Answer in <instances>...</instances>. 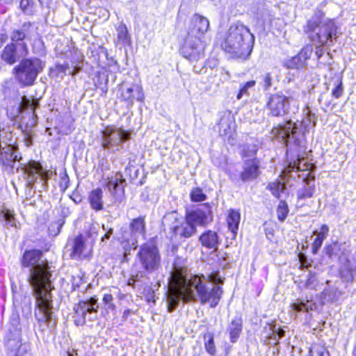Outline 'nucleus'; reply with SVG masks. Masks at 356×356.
Returning a JSON list of instances; mask_svg holds the SVG:
<instances>
[{
	"instance_id": "338daca9",
	"label": "nucleus",
	"mask_w": 356,
	"mask_h": 356,
	"mask_svg": "<svg viewBox=\"0 0 356 356\" xmlns=\"http://www.w3.org/2000/svg\"><path fill=\"white\" fill-rule=\"evenodd\" d=\"M348 273L351 277H353V270L351 269L348 270Z\"/></svg>"
},
{
	"instance_id": "ddd939ff",
	"label": "nucleus",
	"mask_w": 356,
	"mask_h": 356,
	"mask_svg": "<svg viewBox=\"0 0 356 356\" xmlns=\"http://www.w3.org/2000/svg\"><path fill=\"white\" fill-rule=\"evenodd\" d=\"M286 95L280 93L271 94L268 98L266 107L273 116H283L289 112L290 102L293 96L286 92Z\"/></svg>"
},
{
	"instance_id": "37998d69",
	"label": "nucleus",
	"mask_w": 356,
	"mask_h": 356,
	"mask_svg": "<svg viewBox=\"0 0 356 356\" xmlns=\"http://www.w3.org/2000/svg\"><path fill=\"white\" fill-rule=\"evenodd\" d=\"M313 52V47L312 45L307 44L304 47L302 50L298 54L302 60L306 64V61L310 58Z\"/></svg>"
},
{
	"instance_id": "13d9d810",
	"label": "nucleus",
	"mask_w": 356,
	"mask_h": 356,
	"mask_svg": "<svg viewBox=\"0 0 356 356\" xmlns=\"http://www.w3.org/2000/svg\"><path fill=\"white\" fill-rule=\"evenodd\" d=\"M70 198L76 203L79 204L81 202L82 197L81 196L76 192H74L72 195H70Z\"/></svg>"
},
{
	"instance_id": "a19ab883",
	"label": "nucleus",
	"mask_w": 356,
	"mask_h": 356,
	"mask_svg": "<svg viewBox=\"0 0 356 356\" xmlns=\"http://www.w3.org/2000/svg\"><path fill=\"white\" fill-rule=\"evenodd\" d=\"M256 84L255 81H250L246 82L245 84L243 85V86L240 88L239 92H238L236 95V98L238 99H240L243 97V95H248L249 89L253 88Z\"/></svg>"
},
{
	"instance_id": "6ab92c4d",
	"label": "nucleus",
	"mask_w": 356,
	"mask_h": 356,
	"mask_svg": "<svg viewBox=\"0 0 356 356\" xmlns=\"http://www.w3.org/2000/svg\"><path fill=\"white\" fill-rule=\"evenodd\" d=\"M260 161L257 158L246 159L243 163L240 178L243 182L257 179L260 175Z\"/></svg>"
},
{
	"instance_id": "dca6fc26",
	"label": "nucleus",
	"mask_w": 356,
	"mask_h": 356,
	"mask_svg": "<svg viewBox=\"0 0 356 356\" xmlns=\"http://www.w3.org/2000/svg\"><path fill=\"white\" fill-rule=\"evenodd\" d=\"M29 54L27 43L8 44L3 49L1 58L6 63L13 65L21 58H24Z\"/></svg>"
},
{
	"instance_id": "b1692460",
	"label": "nucleus",
	"mask_w": 356,
	"mask_h": 356,
	"mask_svg": "<svg viewBox=\"0 0 356 356\" xmlns=\"http://www.w3.org/2000/svg\"><path fill=\"white\" fill-rule=\"evenodd\" d=\"M125 179L121 173L108 179L106 188L113 196H121L124 192Z\"/></svg>"
},
{
	"instance_id": "8fccbe9b",
	"label": "nucleus",
	"mask_w": 356,
	"mask_h": 356,
	"mask_svg": "<svg viewBox=\"0 0 356 356\" xmlns=\"http://www.w3.org/2000/svg\"><path fill=\"white\" fill-rule=\"evenodd\" d=\"M316 282L317 280L316 276L310 273L305 284L306 286L310 289H316L317 286Z\"/></svg>"
},
{
	"instance_id": "423d86ee",
	"label": "nucleus",
	"mask_w": 356,
	"mask_h": 356,
	"mask_svg": "<svg viewBox=\"0 0 356 356\" xmlns=\"http://www.w3.org/2000/svg\"><path fill=\"white\" fill-rule=\"evenodd\" d=\"M254 42V36L250 29L237 22L229 27L221 47L233 57L246 59L252 51Z\"/></svg>"
},
{
	"instance_id": "6e6552de",
	"label": "nucleus",
	"mask_w": 356,
	"mask_h": 356,
	"mask_svg": "<svg viewBox=\"0 0 356 356\" xmlns=\"http://www.w3.org/2000/svg\"><path fill=\"white\" fill-rule=\"evenodd\" d=\"M45 63L36 57L23 58L13 70L16 81L22 86H31L43 70Z\"/></svg>"
},
{
	"instance_id": "a211bd4d",
	"label": "nucleus",
	"mask_w": 356,
	"mask_h": 356,
	"mask_svg": "<svg viewBox=\"0 0 356 356\" xmlns=\"http://www.w3.org/2000/svg\"><path fill=\"white\" fill-rule=\"evenodd\" d=\"M210 23L209 19L199 14H194L191 19L188 35L201 39L209 31Z\"/></svg>"
},
{
	"instance_id": "e433bc0d",
	"label": "nucleus",
	"mask_w": 356,
	"mask_h": 356,
	"mask_svg": "<svg viewBox=\"0 0 356 356\" xmlns=\"http://www.w3.org/2000/svg\"><path fill=\"white\" fill-rule=\"evenodd\" d=\"M204 339L206 340L204 346L207 351L210 355H214L216 353V346L214 344L213 335L211 333H208L204 335Z\"/></svg>"
},
{
	"instance_id": "72a5a7b5",
	"label": "nucleus",
	"mask_w": 356,
	"mask_h": 356,
	"mask_svg": "<svg viewBox=\"0 0 356 356\" xmlns=\"http://www.w3.org/2000/svg\"><path fill=\"white\" fill-rule=\"evenodd\" d=\"M305 62L302 60L300 56L297 54L288 60L286 63V66L289 69H299L305 66Z\"/></svg>"
},
{
	"instance_id": "ea45409f",
	"label": "nucleus",
	"mask_w": 356,
	"mask_h": 356,
	"mask_svg": "<svg viewBox=\"0 0 356 356\" xmlns=\"http://www.w3.org/2000/svg\"><path fill=\"white\" fill-rule=\"evenodd\" d=\"M259 83L262 86L264 90H268L271 86L273 83V78L269 72L263 74L260 77Z\"/></svg>"
},
{
	"instance_id": "7ed1b4c3",
	"label": "nucleus",
	"mask_w": 356,
	"mask_h": 356,
	"mask_svg": "<svg viewBox=\"0 0 356 356\" xmlns=\"http://www.w3.org/2000/svg\"><path fill=\"white\" fill-rule=\"evenodd\" d=\"M213 220L210 205L204 204L188 212L183 218L176 211L166 213L162 218L164 231L168 230L175 237L189 238L197 232L196 225L206 226Z\"/></svg>"
},
{
	"instance_id": "c03bdc74",
	"label": "nucleus",
	"mask_w": 356,
	"mask_h": 356,
	"mask_svg": "<svg viewBox=\"0 0 356 356\" xmlns=\"http://www.w3.org/2000/svg\"><path fill=\"white\" fill-rule=\"evenodd\" d=\"M113 298L111 294H105L103 297V302L104 304V308L106 310L113 311L115 309V306L113 302Z\"/></svg>"
},
{
	"instance_id": "5701e85b",
	"label": "nucleus",
	"mask_w": 356,
	"mask_h": 356,
	"mask_svg": "<svg viewBox=\"0 0 356 356\" xmlns=\"http://www.w3.org/2000/svg\"><path fill=\"white\" fill-rule=\"evenodd\" d=\"M90 252V249L88 250L84 238L82 235L76 236L72 242V252L70 257L74 259H82L86 257Z\"/></svg>"
},
{
	"instance_id": "9b49d317",
	"label": "nucleus",
	"mask_w": 356,
	"mask_h": 356,
	"mask_svg": "<svg viewBox=\"0 0 356 356\" xmlns=\"http://www.w3.org/2000/svg\"><path fill=\"white\" fill-rule=\"evenodd\" d=\"M26 176L28 186L33 188L37 183L40 184L41 188H47V181L49 179L48 172L43 170L41 165L35 161H30L27 165L24 164L22 168Z\"/></svg>"
},
{
	"instance_id": "c9c22d12",
	"label": "nucleus",
	"mask_w": 356,
	"mask_h": 356,
	"mask_svg": "<svg viewBox=\"0 0 356 356\" xmlns=\"http://www.w3.org/2000/svg\"><path fill=\"white\" fill-rule=\"evenodd\" d=\"M190 197L192 202H198L204 201L207 199V195L200 188L197 187L191 191Z\"/></svg>"
},
{
	"instance_id": "052dcab7",
	"label": "nucleus",
	"mask_w": 356,
	"mask_h": 356,
	"mask_svg": "<svg viewBox=\"0 0 356 356\" xmlns=\"http://www.w3.org/2000/svg\"><path fill=\"white\" fill-rule=\"evenodd\" d=\"M38 1L40 2V3L42 6H48L50 2V0H38Z\"/></svg>"
},
{
	"instance_id": "f257e3e1",
	"label": "nucleus",
	"mask_w": 356,
	"mask_h": 356,
	"mask_svg": "<svg viewBox=\"0 0 356 356\" xmlns=\"http://www.w3.org/2000/svg\"><path fill=\"white\" fill-rule=\"evenodd\" d=\"M171 278L174 280V286L167 293L168 312H172L180 300L187 302L199 300L202 305L209 302L211 307H215L221 298V287L213 285L222 282L218 271L207 277L196 275L187 277L181 270L179 275H173Z\"/></svg>"
},
{
	"instance_id": "4c0bfd02",
	"label": "nucleus",
	"mask_w": 356,
	"mask_h": 356,
	"mask_svg": "<svg viewBox=\"0 0 356 356\" xmlns=\"http://www.w3.org/2000/svg\"><path fill=\"white\" fill-rule=\"evenodd\" d=\"M269 188L275 197H279L281 193L284 192L285 186L280 182H273L269 184Z\"/></svg>"
},
{
	"instance_id": "603ef678",
	"label": "nucleus",
	"mask_w": 356,
	"mask_h": 356,
	"mask_svg": "<svg viewBox=\"0 0 356 356\" xmlns=\"http://www.w3.org/2000/svg\"><path fill=\"white\" fill-rule=\"evenodd\" d=\"M69 181V177L66 174L60 178V187L63 188V191L68 188Z\"/></svg>"
},
{
	"instance_id": "3c124183",
	"label": "nucleus",
	"mask_w": 356,
	"mask_h": 356,
	"mask_svg": "<svg viewBox=\"0 0 356 356\" xmlns=\"http://www.w3.org/2000/svg\"><path fill=\"white\" fill-rule=\"evenodd\" d=\"M24 103L26 105L27 107L31 108L33 111V114L34 115V111L35 108L39 106V102L37 99L30 100L28 99H25Z\"/></svg>"
},
{
	"instance_id": "de8ad7c7",
	"label": "nucleus",
	"mask_w": 356,
	"mask_h": 356,
	"mask_svg": "<svg viewBox=\"0 0 356 356\" xmlns=\"http://www.w3.org/2000/svg\"><path fill=\"white\" fill-rule=\"evenodd\" d=\"M99 231L100 227L98 225H92L88 230V236L89 238H91L92 241H95L97 238Z\"/></svg>"
},
{
	"instance_id": "0eeeda50",
	"label": "nucleus",
	"mask_w": 356,
	"mask_h": 356,
	"mask_svg": "<svg viewBox=\"0 0 356 356\" xmlns=\"http://www.w3.org/2000/svg\"><path fill=\"white\" fill-rule=\"evenodd\" d=\"M136 259L143 271L132 274L128 281L129 286H134L135 282L140 281L146 274L156 273L161 267V257L158 248L153 243L142 245L136 254Z\"/></svg>"
},
{
	"instance_id": "f704fd0d",
	"label": "nucleus",
	"mask_w": 356,
	"mask_h": 356,
	"mask_svg": "<svg viewBox=\"0 0 356 356\" xmlns=\"http://www.w3.org/2000/svg\"><path fill=\"white\" fill-rule=\"evenodd\" d=\"M289 208L285 201L281 200L277 208V216L280 221L283 222L287 217Z\"/></svg>"
},
{
	"instance_id": "cd10ccee",
	"label": "nucleus",
	"mask_w": 356,
	"mask_h": 356,
	"mask_svg": "<svg viewBox=\"0 0 356 356\" xmlns=\"http://www.w3.org/2000/svg\"><path fill=\"white\" fill-rule=\"evenodd\" d=\"M243 321L241 317H236L231 321L227 330L232 343H235L238 340L241 333Z\"/></svg>"
},
{
	"instance_id": "4be33fe9",
	"label": "nucleus",
	"mask_w": 356,
	"mask_h": 356,
	"mask_svg": "<svg viewBox=\"0 0 356 356\" xmlns=\"http://www.w3.org/2000/svg\"><path fill=\"white\" fill-rule=\"evenodd\" d=\"M6 346L12 356H27L29 350V345L22 343L19 334H17L13 338H8Z\"/></svg>"
},
{
	"instance_id": "c85d7f7f",
	"label": "nucleus",
	"mask_w": 356,
	"mask_h": 356,
	"mask_svg": "<svg viewBox=\"0 0 356 356\" xmlns=\"http://www.w3.org/2000/svg\"><path fill=\"white\" fill-rule=\"evenodd\" d=\"M291 307L296 312L313 311L316 309V304L312 300L304 302L298 299L296 302L291 304Z\"/></svg>"
},
{
	"instance_id": "f03ea898",
	"label": "nucleus",
	"mask_w": 356,
	"mask_h": 356,
	"mask_svg": "<svg viewBox=\"0 0 356 356\" xmlns=\"http://www.w3.org/2000/svg\"><path fill=\"white\" fill-rule=\"evenodd\" d=\"M42 253L38 250L26 251L22 259L24 268H29L28 282L33 289L35 298V316L39 323L47 324L49 328H54L56 319L52 311V296L51 291V273L48 264L42 260Z\"/></svg>"
},
{
	"instance_id": "7c9ffc66",
	"label": "nucleus",
	"mask_w": 356,
	"mask_h": 356,
	"mask_svg": "<svg viewBox=\"0 0 356 356\" xmlns=\"http://www.w3.org/2000/svg\"><path fill=\"white\" fill-rule=\"evenodd\" d=\"M305 181L306 182V185L305 186L300 189L298 191V197L299 199H306V198H310L313 197L314 193L315 192V186L313 184L312 185H310L308 181H306V179H304Z\"/></svg>"
},
{
	"instance_id": "0e129e2a",
	"label": "nucleus",
	"mask_w": 356,
	"mask_h": 356,
	"mask_svg": "<svg viewBox=\"0 0 356 356\" xmlns=\"http://www.w3.org/2000/svg\"><path fill=\"white\" fill-rule=\"evenodd\" d=\"M266 234L267 237H268L269 235H272L273 236V231H268V232H266Z\"/></svg>"
},
{
	"instance_id": "aec40b11",
	"label": "nucleus",
	"mask_w": 356,
	"mask_h": 356,
	"mask_svg": "<svg viewBox=\"0 0 356 356\" xmlns=\"http://www.w3.org/2000/svg\"><path fill=\"white\" fill-rule=\"evenodd\" d=\"M290 151V149L288 151L286 150V152L288 153ZM294 151V149L291 150V152ZM297 154V156L299 157V153L300 152H304L305 151H298L295 150ZM315 170V165L313 163H309L304 158L298 159L297 161H294L293 163H290L288 166L285 168V171L286 173H289L292 171L299 172V171H307V177H309L312 181L314 180V175H311L312 172H313Z\"/></svg>"
},
{
	"instance_id": "a878e982",
	"label": "nucleus",
	"mask_w": 356,
	"mask_h": 356,
	"mask_svg": "<svg viewBox=\"0 0 356 356\" xmlns=\"http://www.w3.org/2000/svg\"><path fill=\"white\" fill-rule=\"evenodd\" d=\"M103 191L101 188H97L90 191L88 195V201L92 209L99 211L103 209Z\"/></svg>"
},
{
	"instance_id": "5fc2aeb1",
	"label": "nucleus",
	"mask_w": 356,
	"mask_h": 356,
	"mask_svg": "<svg viewBox=\"0 0 356 356\" xmlns=\"http://www.w3.org/2000/svg\"><path fill=\"white\" fill-rule=\"evenodd\" d=\"M334 247L332 245H327L324 248V252L330 258L334 254Z\"/></svg>"
},
{
	"instance_id": "e2e57ef3",
	"label": "nucleus",
	"mask_w": 356,
	"mask_h": 356,
	"mask_svg": "<svg viewBox=\"0 0 356 356\" xmlns=\"http://www.w3.org/2000/svg\"><path fill=\"white\" fill-rule=\"evenodd\" d=\"M13 0H0V2H3V3H11Z\"/></svg>"
},
{
	"instance_id": "c756f323",
	"label": "nucleus",
	"mask_w": 356,
	"mask_h": 356,
	"mask_svg": "<svg viewBox=\"0 0 356 356\" xmlns=\"http://www.w3.org/2000/svg\"><path fill=\"white\" fill-rule=\"evenodd\" d=\"M241 220V214L238 211L235 210H231L228 214L227 222L229 229L234 234H236L238 229L239 222Z\"/></svg>"
},
{
	"instance_id": "39448f33",
	"label": "nucleus",
	"mask_w": 356,
	"mask_h": 356,
	"mask_svg": "<svg viewBox=\"0 0 356 356\" xmlns=\"http://www.w3.org/2000/svg\"><path fill=\"white\" fill-rule=\"evenodd\" d=\"M317 117L312 113L309 107L306 108V117L302 120L301 126L305 131L302 132L297 124L291 120L287 121L284 125H279L274 127L271 134L279 141L284 142L287 150L294 149L298 151L306 150V140L305 132L314 127Z\"/></svg>"
},
{
	"instance_id": "20e7f679",
	"label": "nucleus",
	"mask_w": 356,
	"mask_h": 356,
	"mask_svg": "<svg viewBox=\"0 0 356 356\" xmlns=\"http://www.w3.org/2000/svg\"><path fill=\"white\" fill-rule=\"evenodd\" d=\"M304 32L310 41L316 44L315 54L318 59L323 55V47L330 46L339 37V27L334 19L325 17L323 11L318 10L307 22Z\"/></svg>"
},
{
	"instance_id": "58836bf2",
	"label": "nucleus",
	"mask_w": 356,
	"mask_h": 356,
	"mask_svg": "<svg viewBox=\"0 0 356 356\" xmlns=\"http://www.w3.org/2000/svg\"><path fill=\"white\" fill-rule=\"evenodd\" d=\"M56 70L58 74H66L68 73L72 75L76 74L79 72V69L76 67H74L73 70L71 71L67 63L57 65L56 66Z\"/></svg>"
},
{
	"instance_id": "2eb2a0df",
	"label": "nucleus",
	"mask_w": 356,
	"mask_h": 356,
	"mask_svg": "<svg viewBox=\"0 0 356 356\" xmlns=\"http://www.w3.org/2000/svg\"><path fill=\"white\" fill-rule=\"evenodd\" d=\"M98 307L97 299L95 297L87 300L80 301L77 305H75L74 307L76 315V318L74 320L75 324L76 325H83L86 323L87 314L92 315L90 316V321L95 319Z\"/></svg>"
},
{
	"instance_id": "79ce46f5",
	"label": "nucleus",
	"mask_w": 356,
	"mask_h": 356,
	"mask_svg": "<svg viewBox=\"0 0 356 356\" xmlns=\"http://www.w3.org/2000/svg\"><path fill=\"white\" fill-rule=\"evenodd\" d=\"M33 0H21L19 3L20 8L23 13L29 15L33 13Z\"/></svg>"
},
{
	"instance_id": "4d7b16f0",
	"label": "nucleus",
	"mask_w": 356,
	"mask_h": 356,
	"mask_svg": "<svg viewBox=\"0 0 356 356\" xmlns=\"http://www.w3.org/2000/svg\"><path fill=\"white\" fill-rule=\"evenodd\" d=\"M273 332L274 334H276L278 336V339L283 337L285 333V331L283 329L280 327L276 329L275 326L273 327Z\"/></svg>"
},
{
	"instance_id": "9d476101",
	"label": "nucleus",
	"mask_w": 356,
	"mask_h": 356,
	"mask_svg": "<svg viewBox=\"0 0 356 356\" xmlns=\"http://www.w3.org/2000/svg\"><path fill=\"white\" fill-rule=\"evenodd\" d=\"M102 146L104 149L118 151L122 144L129 140L130 133L120 128L107 127L102 132Z\"/></svg>"
},
{
	"instance_id": "680f3d73",
	"label": "nucleus",
	"mask_w": 356,
	"mask_h": 356,
	"mask_svg": "<svg viewBox=\"0 0 356 356\" xmlns=\"http://www.w3.org/2000/svg\"><path fill=\"white\" fill-rule=\"evenodd\" d=\"M130 314V310L129 309H126L123 312V314H122V318H127L128 317V316Z\"/></svg>"
},
{
	"instance_id": "a18cd8bd",
	"label": "nucleus",
	"mask_w": 356,
	"mask_h": 356,
	"mask_svg": "<svg viewBox=\"0 0 356 356\" xmlns=\"http://www.w3.org/2000/svg\"><path fill=\"white\" fill-rule=\"evenodd\" d=\"M219 126V132L220 134L227 135L228 131L230 129V126L229 124V120L227 118H221L218 123Z\"/></svg>"
},
{
	"instance_id": "bf43d9fd",
	"label": "nucleus",
	"mask_w": 356,
	"mask_h": 356,
	"mask_svg": "<svg viewBox=\"0 0 356 356\" xmlns=\"http://www.w3.org/2000/svg\"><path fill=\"white\" fill-rule=\"evenodd\" d=\"M8 39V35L5 33H0V43L1 44L5 42Z\"/></svg>"
},
{
	"instance_id": "bb28decb",
	"label": "nucleus",
	"mask_w": 356,
	"mask_h": 356,
	"mask_svg": "<svg viewBox=\"0 0 356 356\" xmlns=\"http://www.w3.org/2000/svg\"><path fill=\"white\" fill-rule=\"evenodd\" d=\"M328 232L329 227L327 225H323L321 227L320 231L316 230L314 232L313 234L314 235L316 236V238H315L312 245V250L313 254H317L323 244V241L327 236Z\"/></svg>"
},
{
	"instance_id": "393cba45",
	"label": "nucleus",
	"mask_w": 356,
	"mask_h": 356,
	"mask_svg": "<svg viewBox=\"0 0 356 356\" xmlns=\"http://www.w3.org/2000/svg\"><path fill=\"white\" fill-rule=\"evenodd\" d=\"M200 241L202 245L209 249H217L220 243L218 234L212 230H208L204 232L200 236Z\"/></svg>"
},
{
	"instance_id": "774afa93",
	"label": "nucleus",
	"mask_w": 356,
	"mask_h": 356,
	"mask_svg": "<svg viewBox=\"0 0 356 356\" xmlns=\"http://www.w3.org/2000/svg\"><path fill=\"white\" fill-rule=\"evenodd\" d=\"M301 267H305V264H301Z\"/></svg>"
},
{
	"instance_id": "412c9836",
	"label": "nucleus",
	"mask_w": 356,
	"mask_h": 356,
	"mask_svg": "<svg viewBox=\"0 0 356 356\" xmlns=\"http://www.w3.org/2000/svg\"><path fill=\"white\" fill-rule=\"evenodd\" d=\"M33 24L30 22H24L20 27L13 29L10 33L11 43L19 44L26 43V40H30Z\"/></svg>"
},
{
	"instance_id": "473e14b6",
	"label": "nucleus",
	"mask_w": 356,
	"mask_h": 356,
	"mask_svg": "<svg viewBox=\"0 0 356 356\" xmlns=\"http://www.w3.org/2000/svg\"><path fill=\"white\" fill-rule=\"evenodd\" d=\"M0 218L5 221L6 226L16 227V219L13 211L8 209L1 211Z\"/></svg>"
},
{
	"instance_id": "1a4fd4ad",
	"label": "nucleus",
	"mask_w": 356,
	"mask_h": 356,
	"mask_svg": "<svg viewBox=\"0 0 356 356\" xmlns=\"http://www.w3.org/2000/svg\"><path fill=\"white\" fill-rule=\"evenodd\" d=\"M22 156L13 139L11 132L0 131V164L11 169L18 170L19 165L15 166L17 161H20Z\"/></svg>"
},
{
	"instance_id": "864d4df0",
	"label": "nucleus",
	"mask_w": 356,
	"mask_h": 356,
	"mask_svg": "<svg viewBox=\"0 0 356 356\" xmlns=\"http://www.w3.org/2000/svg\"><path fill=\"white\" fill-rule=\"evenodd\" d=\"M249 148H250L249 146L247 147V149H245V147H244V149H243V156H254L256 154L257 149H255L254 147H252V149H250Z\"/></svg>"
},
{
	"instance_id": "f3484780",
	"label": "nucleus",
	"mask_w": 356,
	"mask_h": 356,
	"mask_svg": "<svg viewBox=\"0 0 356 356\" xmlns=\"http://www.w3.org/2000/svg\"><path fill=\"white\" fill-rule=\"evenodd\" d=\"M118 92L120 93V97L127 106H131L135 100L143 102L144 100V94L143 88L138 83H122L119 86Z\"/></svg>"
},
{
	"instance_id": "f8f14e48",
	"label": "nucleus",
	"mask_w": 356,
	"mask_h": 356,
	"mask_svg": "<svg viewBox=\"0 0 356 356\" xmlns=\"http://www.w3.org/2000/svg\"><path fill=\"white\" fill-rule=\"evenodd\" d=\"M145 234V220L144 216H140L131 220L129 230H124L122 233L123 242H127L129 249H136L138 241L144 238Z\"/></svg>"
},
{
	"instance_id": "69168bd1",
	"label": "nucleus",
	"mask_w": 356,
	"mask_h": 356,
	"mask_svg": "<svg viewBox=\"0 0 356 356\" xmlns=\"http://www.w3.org/2000/svg\"><path fill=\"white\" fill-rule=\"evenodd\" d=\"M353 356H356V346L355 347V348L353 350Z\"/></svg>"
},
{
	"instance_id": "6e6d98bb",
	"label": "nucleus",
	"mask_w": 356,
	"mask_h": 356,
	"mask_svg": "<svg viewBox=\"0 0 356 356\" xmlns=\"http://www.w3.org/2000/svg\"><path fill=\"white\" fill-rule=\"evenodd\" d=\"M315 352V356H330L329 352L323 347L317 348Z\"/></svg>"
},
{
	"instance_id": "09e8293b",
	"label": "nucleus",
	"mask_w": 356,
	"mask_h": 356,
	"mask_svg": "<svg viewBox=\"0 0 356 356\" xmlns=\"http://www.w3.org/2000/svg\"><path fill=\"white\" fill-rule=\"evenodd\" d=\"M343 93V88L341 80L336 85L335 88L332 91L333 97L338 99L342 96Z\"/></svg>"
},
{
	"instance_id": "4468645a",
	"label": "nucleus",
	"mask_w": 356,
	"mask_h": 356,
	"mask_svg": "<svg viewBox=\"0 0 356 356\" xmlns=\"http://www.w3.org/2000/svg\"><path fill=\"white\" fill-rule=\"evenodd\" d=\"M205 43L200 38L187 35L184 44L181 49L184 57L193 62L204 57Z\"/></svg>"
},
{
	"instance_id": "2f4dec72",
	"label": "nucleus",
	"mask_w": 356,
	"mask_h": 356,
	"mask_svg": "<svg viewBox=\"0 0 356 356\" xmlns=\"http://www.w3.org/2000/svg\"><path fill=\"white\" fill-rule=\"evenodd\" d=\"M118 42L125 45L129 41V36L127 26L124 24H120L117 29Z\"/></svg>"
},
{
	"instance_id": "49530a36",
	"label": "nucleus",
	"mask_w": 356,
	"mask_h": 356,
	"mask_svg": "<svg viewBox=\"0 0 356 356\" xmlns=\"http://www.w3.org/2000/svg\"><path fill=\"white\" fill-rule=\"evenodd\" d=\"M102 230L104 232L103 236H102L100 238V243H106V241L111 238V235L113 234V229L111 227H106L104 225L102 226Z\"/></svg>"
}]
</instances>
